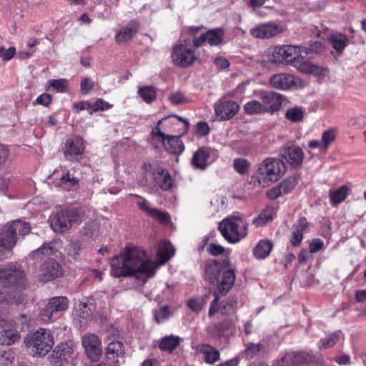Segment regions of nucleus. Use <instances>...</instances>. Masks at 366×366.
I'll list each match as a JSON object with an SVG mask.
<instances>
[{
  "instance_id": "1",
  "label": "nucleus",
  "mask_w": 366,
  "mask_h": 366,
  "mask_svg": "<svg viewBox=\"0 0 366 366\" xmlns=\"http://www.w3.org/2000/svg\"><path fill=\"white\" fill-rule=\"evenodd\" d=\"M157 264L146 252L138 247H126L111 261V274L114 277L134 276L145 282L155 274Z\"/></svg>"
},
{
  "instance_id": "2",
  "label": "nucleus",
  "mask_w": 366,
  "mask_h": 366,
  "mask_svg": "<svg viewBox=\"0 0 366 366\" xmlns=\"http://www.w3.org/2000/svg\"><path fill=\"white\" fill-rule=\"evenodd\" d=\"M205 280L215 287L214 299L212 302V312L219 295H226L232 288L235 279V268L230 261L225 258L222 260H209L204 265Z\"/></svg>"
},
{
  "instance_id": "3",
  "label": "nucleus",
  "mask_w": 366,
  "mask_h": 366,
  "mask_svg": "<svg viewBox=\"0 0 366 366\" xmlns=\"http://www.w3.org/2000/svg\"><path fill=\"white\" fill-rule=\"evenodd\" d=\"M286 166L280 159L269 157L259 164L257 172L252 176L254 185L266 187L277 182L285 172Z\"/></svg>"
},
{
  "instance_id": "4",
  "label": "nucleus",
  "mask_w": 366,
  "mask_h": 366,
  "mask_svg": "<svg viewBox=\"0 0 366 366\" xmlns=\"http://www.w3.org/2000/svg\"><path fill=\"white\" fill-rule=\"evenodd\" d=\"M26 347L34 357H44L49 353L54 345V337L50 330L40 328L24 338Z\"/></svg>"
},
{
  "instance_id": "5",
  "label": "nucleus",
  "mask_w": 366,
  "mask_h": 366,
  "mask_svg": "<svg viewBox=\"0 0 366 366\" xmlns=\"http://www.w3.org/2000/svg\"><path fill=\"white\" fill-rule=\"evenodd\" d=\"M219 229L229 242L237 243L247 235L248 225L239 216H232L222 220Z\"/></svg>"
},
{
  "instance_id": "6",
  "label": "nucleus",
  "mask_w": 366,
  "mask_h": 366,
  "mask_svg": "<svg viewBox=\"0 0 366 366\" xmlns=\"http://www.w3.org/2000/svg\"><path fill=\"white\" fill-rule=\"evenodd\" d=\"M84 216V212L81 209H62L51 218V227L55 232L63 233L81 222Z\"/></svg>"
},
{
  "instance_id": "7",
  "label": "nucleus",
  "mask_w": 366,
  "mask_h": 366,
  "mask_svg": "<svg viewBox=\"0 0 366 366\" xmlns=\"http://www.w3.org/2000/svg\"><path fill=\"white\" fill-rule=\"evenodd\" d=\"M307 54L306 49L293 45H284L280 47H276L272 52L275 62L286 63L294 67L300 58H305Z\"/></svg>"
},
{
  "instance_id": "8",
  "label": "nucleus",
  "mask_w": 366,
  "mask_h": 366,
  "mask_svg": "<svg viewBox=\"0 0 366 366\" xmlns=\"http://www.w3.org/2000/svg\"><path fill=\"white\" fill-rule=\"evenodd\" d=\"M195 48L194 44H190L189 40H185L184 44L174 46L172 54L174 64L181 67L192 65L197 59Z\"/></svg>"
},
{
  "instance_id": "9",
  "label": "nucleus",
  "mask_w": 366,
  "mask_h": 366,
  "mask_svg": "<svg viewBox=\"0 0 366 366\" xmlns=\"http://www.w3.org/2000/svg\"><path fill=\"white\" fill-rule=\"evenodd\" d=\"M24 272L14 266L0 268V283L4 287H22L24 283Z\"/></svg>"
},
{
  "instance_id": "10",
  "label": "nucleus",
  "mask_w": 366,
  "mask_h": 366,
  "mask_svg": "<svg viewBox=\"0 0 366 366\" xmlns=\"http://www.w3.org/2000/svg\"><path fill=\"white\" fill-rule=\"evenodd\" d=\"M280 155L286 163L294 169L300 168L305 158L303 149L300 146L294 144L284 145L280 151Z\"/></svg>"
},
{
  "instance_id": "11",
  "label": "nucleus",
  "mask_w": 366,
  "mask_h": 366,
  "mask_svg": "<svg viewBox=\"0 0 366 366\" xmlns=\"http://www.w3.org/2000/svg\"><path fill=\"white\" fill-rule=\"evenodd\" d=\"M269 85L276 89L287 90L292 87L300 86L302 81L300 78L288 73H280L272 75L269 79Z\"/></svg>"
},
{
  "instance_id": "12",
  "label": "nucleus",
  "mask_w": 366,
  "mask_h": 366,
  "mask_svg": "<svg viewBox=\"0 0 366 366\" xmlns=\"http://www.w3.org/2000/svg\"><path fill=\"white\" fill-rule=\"evenodd\" d=\"M85 147L81 137H75L66 141L64 147V157L70 162H79L84 153Z\"/></svg>"
},
{
  "instance_id": "13",
  "label": "nucleus",
  "mask_w": 366,
  "mask_h": 366,
  "mask_svg": "<svg viewBox=\"0 0 366 366\" xmlns=\"http://www.w3.org/2000/svg\"><path fill=\"white\" fill-rule=\"evenodd\" d=\"M258 97L266 108L265 113L273 114L280 110L285 97L280 93L261 90Z\"/></svg>"
},
{
  "instance_id": "14",
  "label": "nucleus",
  "mask_w": 366,
  "mask_h": 366,
  "mask_svg": "<svg viewBox=\"0 0 366 366\" xmlns=\"http://www.w3.org/2000/svg\"><path fill=\"white\" fill-rule=\"evenodd\" d=\"M69 300L64 296L54 297L49 300V302L41 311V317L43 321H51L53 315L56 312H63L68 309Z\"/></svg>"
},
{
  "instance_id": "15",
  "label": "nucleus",
  "mask_w": 366,
  "mask_h": 366,
  "mask_svg": "<svg viewBox=\"0 0 366 366\" xmlns=\"http://www.w3.org/2000/svg\"><path fill=\"white\" fill-rule=\"evenodd\" d=\"M224 36V31L222 28L212 29L201 34L199 38L193 39L195 47H200L205 43L210 46H219L222 44Z\"/></svg>"
},
{
  "instance_id": "16",
  "label": "nucleus",
  "mask_w": 366,
  "mask_h": 366,
  "mask_svg": "<svg viewBox=\"0 0 366 366\" xmlns=\"http://www.w3.org/2000/svg\"><path fill=\"white\" fill-rule=\"evenodd\" d=\"M82 345L88 357L97 361L102 355V342L94 334H86L82 337Z\"/></svg>"
},
{
  "instance_id": "17",
  "label": "nucleus",
  "mask_w": 366,
  "mask_h": 366,
  "mask_svg": "<svg viewBox=\"0 0 366 366\" xmlns=\"http://www.w3.org/2000/svg\"><path fill=\"white\" fill-rule=\"evenodd\" d=\"M239 109V104L234 101L221 99L214 104L215 114L219 121L230 119Z\"/></svg>"
},
{
  "instance_id": "18",
  "label": "nucleus",
  "mask_w": 366,
  "mask_h": 366,
  "mask_svg": "<svg viewBox=\"0 0 366 366\" xmlns=\"http://www.w3.org/2000/svg\"><path fill=\"white\" fill-rule=\"evenodd\" d=\"M315 357L305 352H288L278 360L274 366L301 365L314 362Z\"/></svg>"
},
{
  "instance_id": "19",
  "label": "nucleus",
  "mask_w": 366,
  "mask_h": 366,
  "mask_svg": "<svg viewBox=\"0 0 366 366\" xmlns=\"http://www.w3.org/2000/svg\"><path fill=\"white\" fill-rule=\"evenodd\" d=\"M283 31V27L274 22L261 24L250 29V34L255 38L269 39Z\"/></svg>"
},
{
  "instance_id": "20",
  "label": "nucleus",
  "mask_w": 366,
  "mask_h": 366,
  "mask_svg": "<svg viewBox=\"0 0 366 366\" xmlns=\"http://www.w3.org/2000/svg\"><path fill=\"white\" fill-rule=\"evenodd\" d=\"M62 274L61 265L54 259L45 262L39 268V279L41 282H47L58 278Z\"/></svg>"
},
{
  "instance_id": "21",
  "label": "nucleus",
  "mask_w": 366,
  "mask_h": 366,
  "mask_svg": "<svg viewBox=\"0 0 366 366\" xmlns=\"http://www.w3.org/2000/svg\"><path fill=\"white\" fill-rule=\"evenodd\" d=\"M94 307L88 297H83L75 305L74 315L79 319L81 325H84L91 319Z\"/></svg>"
},
{
  "instance_id": "22",
  "label": "nucleus",
  "mask_w": 366,
  "mask_h": 366,
  "mask_svg": "<svg viewBox=\"0 0 366 366\" xmlns=\"http://www.w3.org/2000/svg\"><path fill=\"white\" fill-rule=\"evenodd\" d=\"M30 232V226L27 222L16 220L8 223L3 233L7 237H12L16 243L18 236H24Z\"/></svg>"
},
{
  "instance_id": "23",
  "label": "nucleus",
  "mask_w": 366,
  "mask_h": 366,
  "mask_svg": "<svg viewBox=\"0 0 366 366\" xmlns=\"http://www.w3.org/2000/svg\"><path fill=\"white\" fill-rule=\"evenodd\" d=\"M222 296L223 295H218L217 302L214 305V310L212 312H212L211 310L212 308V304L210 305V307H209V313H208L209 317H212L217 312H219L224 315L232 314L234 312V310L237 307V300L234 297L229 296L226 300H224L222 301L220 303H219V300L220 297Z\"/></svg>"
},
{
  "instance_id": "24",
  "label": "nucleus",
  "mask_w": 366,
  "mask_h": 366,
  "mask_svg": "<svg viewBox=\"0 0 366 366\" xmlns=\"http://www.w3.org/2000/svg\"><path fill=\"white\" fill-rule=\"evenodd\" d=\"M197 354L202 355V359L208 365H214L220 360V352L209 344H199L195 347Z\"/></svg>"
},
{
  "instance_id": "25",
  "label": "nucleus",
  "mask_w": 366,
  "mask_h": 366,
  "mask_svg": "<svg viewBox=\"0 0 366 366\" xmlns=\"http://www.w3.org/2000/svg\"><path fill=\"white\" fill-rule=\"evenodd\" d=\"M212 149L209 147H202L193 154L191 164L193 167L204 170L207 167V162Z\"/></svg>"
},
{
  "instance_id": "26",
  "label": "nucleus",
  "mask_w": 366,
  "mask_h": 366,
  "mask_svg": "<svg viewBox=\"0 0 366 366\" xmlns=\"http://www.w3.org/2000/svg\"><path fill=\"white\" fill-rule=\"evenodd\" d=\"M73 354L72 343L63 342L53 350L51 359L55 363L68 361Z\"/></svg>"
},
{
  "instance_id": "27",
  "label": "nucleus",
  "mask_w": 366,
  "mask_h": 366,
  "mask_svg": "<svg viewBox=\"0 0 366 366\" xmlns=\"http://www.w3.org/2000/svg\"><path fill=\"white\" fill-rule=\"evenodd\" d=\"M304 59L305 58H300L297 64H295V68L300 72L314 76H321L324 74V71H325V67L313 64L311 61H305Z\"/></svg>"
},
{
  "instance_id": "28",
  "label": "nucleus",
  "mask_w": 366,
  "mask_h": 366,
  "mask_svg": "<svg viewBox=\"0 0 366 366\" xmlns=\"http://www.w3.org/2000/svg\"><path fill=\"white\" fill-rule=\"evenodd\" d=\"M79 179L66 168H61V174L56 182V186L62 189L69 191L78 186Z\"/></svg>"
},
{
  "instance_id": "29",
  "label": "nucleus",
  "mask_w": 366,
  "mask_h": 366,
  "mask_svg": "<svg viewBox=\"0 0 366 366\" xmlns=\"http://www.w3.org/2000/svg\"><path fill=\"white\" fill-rule=\"evenodd\" d=\"M61 245L59 239H54L52 241L44 243L39 248L30 254L33 259H38L44 256H49L55 254Z\"/></svg>"
},
{
  "instance_id": "30",
  "label": "nucleus",
  "mask_w": 366,
  "mask_h": 366,
  "mask_svg": "<svg viewBox=\"0 0 366 366\" xmlns=\"http://www.w3.org/2000/svg\"><path fill=\"white\" fill-rule=\"evenodd\" d=\"M162 144L164 149L171 154H181L184 150L180 137L167 136V138L163 139Z\"/></svg>"
},
{
  "instance_id": "31",
  "label": "nucleus",
  "mask_w": 366,
  "mask_h": 366,
  "mask_svg": "<svg viewBox=\"0 0 366 366\" xmlns=\"http://www.w3.org/2000/svg\"><path fill=\"white\" fill-rule=\"evenodd\" d=\"M153 177L162 189L167 191L172 187V177L167 170L162 168H157L154 170Z\"/></svg>"
},
{
  "instance_id": "32",
  "label": "nucleus",
  "mask_w": 366,
  "mask_h": 366,
  "mask_svg": "<svg viewBox=\"0 0 366 366\" xmlns=\"http://www.w3.org/2000/svg\"><path fill=\"white\" fill-rule=\"evenodd\" d=\"M138 30V25L136 22H132L128 26L120 30L115 36L117 43L122 44L132 40Z\"/></svg>"
},
{
  "instance_id": "33",
  "label": "nucleus",
  "mask_w": 366,
  "mask_h": 366,
  "mask_svg": "<svg viewBox=\"0 0 366 366\" xmlns=\"http://www.w3.org/2000/svg\"><path fill=\"white\" fill-rule=\"evenodd\" d=\"M16 242L12 237H7L3 233L0 234V260L7 259L11 257L12 248Z\"/></svg>"
},
{
  "instance_id": "34",
  "label": "nucleus",
  "mask_w": 366,
  "mask_h": 366,
  "mask_svg": "<svg viewBox=\"0 0 366 366\" xmlns=\"http://www.w3.org/2000/svg\"><path fill=\"white\" fill-rule=\"evenodd\" d=\"M181 338L176 335H167L161 339L159 348L164 352L172 353L180 344Z\"/></svg>"
},
{
  "instance_id": "35",
  "label": "nucleus",
  "mask_w": 366,
  "mask_h": 366,
  "mask_svg": "<svg viewBox=\"0 0 366 366\" xmlns=\"http://www.w3.org/2000/svg\"><path fill=\"white\" fill-rule=\"evenodd\" d=\"M273 248V243L268 239L260 240L253 249V254L257 259H264L271 252Z\"/></svg>"
},
{
  "instance_id": "36",
  "label": "nucleus",
  "mask_w": 366,
  "mask_h": 366,
  "mask_svg": "<svg viewBox=\"0 0 366 366\" xmlns=\"http://www.w3.org/2000/svg\"><path fill=\"white\" fill-rule=\"evenodd\" d=\"M106 355L108 359L122 357L124 355L123 343L119 340L111 341L106 348Z\"/></svg>"
},
{
  "instance_id": "37",
  "label": "nucleus",
  "mask_w": 366,
  "mask_h": 366,
  "mask_svg": "<svg viewBox=\"0 0 366 366\" xmlns=\"http://www.w3.org/2000/svg\"><path fill=\"white\" fill-rule=\"evenodd\" d=\"M100 232V225L96 221H90L86 222L81 229L79 233L81 236L88 238H96Z\"/></svg>"
},
{
  "instance_id": "38",
  "label": "nucleus",
  "mask_w": 366,
  "mask_h": 366,
  "mask_svg": "<svg viewBox=\"0 0 366 366\" xmlns=\"http://www.w3.org/2000/svg\"><path fill=\"white\" fill-rule=\"evenodd\" d=\"M82 242L78 239L71 240L66 247V254L74 259H80L83 253Z\"/></svg>"
},
{
  "instance_id": "39",
  "label": "nucleus",
  "mask_w": 366,
  "mask_h": 366,
  "mask_svg": "<svg viewBox=\"0 0 366 366\" xmlns=\"http://www.w3.org/2000/svg\"><path fill=\"white\" fill-rule=\"evenodd\" d=\"M349 188L346 185H342L337 189L330 190V199L333 205H337L342 202L348 195Z\"/></svg>"
},
{
  "instance_id": "40",
  "label": "nucleus",
  "mask_w": 366,
  "mask_h": 366,
  "mask_svg": "<svg viewBox=\"0 0 366 366\" xmlns=\"http://www.w3.org/2000/svg\"><path fill=\"white\" fill-rule=\"evenodd\" d=\"M19 332L12 330H5L0 332V345H11L20 339Z\"/></svg>"
},
{
  "instance_id": "41",
  "label": "nucleus",
  "mask_w": 366,
  "mask_h": 366,
  "mask_svg": "<svg viewBox=\"0 0 366 366\" xmlns=\"http://www.w3.org/2000/svg\"><path fill=\"white\" fill-rule=\"evenodd\" d=\"M265 108L262 104V102H260L257 100H251L244 105L245 113L250 115L264 114Z\"/></svg>"
},
{
  "instance_id": "42",
  "label": "nucleus",
  "mask_w": 366,
  "mask_h": 366,
  "mask_svg": "<svg viewBox=\"0 0 366 366\" xmlns=\"http://www.w3.org/2000/svg\"><path fill=\"white\" fill-rule=\"evenodd\" d=\"M174 249L172 244L164 241L161 244L157 251V256L161 259L162 263H165L174 255Z\"/></svg>"
},
{
  "instance_id": "43",
  "label": "nucleus",
  "mask_w": 366,
  "mask_h": 366,
  "mask_svg": "<svg viewBox=\"0 0 366 366\" xmlns=\"http://www.w3.org/2000/svg\"><path fill=\"white\" fill-rule=\"evenodd\" d=\"M273 219V209L267 207L253 219V224L256 227H260L265 225L267 222Z\"/></svg>"
},
{
  "instance_id": "44",
  "label": "nucleus",
  "mask_w": 366,
  "mask_h": 366,
  "mask_svg": "<svg viewBox=\"0 0 366 366\" xmlns=\"http://www.w3.org/2000/svg\"><path fill=\"white\" fill-rule=\"evenodd\" d=\"M332 47L337 51H342L347 46V37L342 34H334L329 39Z\"/></svg>"
},
{
  "instance_id": "45",
  "label": "nucleus",
  "mask_w": 366,
  "mask_h": 366,
  "mask_svg": "<svg viewBox=\"0 0 366 366\" xmlns=\"http://www.w3.org/2000/svg\"><path fill=\"white\" fill-rule=\"evenodd\" d=\"M341 332H335L327 335L322 338L319 345L320 349H327L332 347L340 340Z\"/></svg>"
},
{
  "instance_id": "46",
  "label": "nucleus",
  "mask_w": 366,
  "mask_h": 366,
  "mask_svg": "<svg viewBox=\"0 0 366 366\" xmlns=\"http://www.w3.org/2000/svg\"><path fill=\"white\" fill-rule=\"evenodd\" d=\"M138 94L147 103L152 102L157 97V92L155 89L151 86L139 88Z\"/></svg>"
},
{
  "instance_id": "47",
  "label": "nucleus",
  "mask_w": 366,
  "mask_h": 366,
  "mask_svg": "<svg viewBox=\"0 0 366 366\" xmlns=\"http://www.w3.org/2000/svg\"><path fill=\"white\" fill-rule=\"evenodd\" d=\"M298 177L295 176L289 177L284 179L279 186L283 194L290 192L297 184Z\"/></svg>"
},
{
  "instance_id": "48",
  "label": "nucleus",
  "mask_w": 366,
  "mask_h": 366,
  "mask_svg": "<svg viewBox=\"0 0 366 366\" xmlns=\"http://www.w3.org/2000/svg\"><path fill=\"white\" fill-rule=\"evenodd\" d=\"M49 87H52L56 92L64 93L68 90V80L66 79H51L47 82Z\"/></svg>"
},
{
  "instance_id": "49",
  "label": "nucleus",
  "mask_w": 366,
  "mask_h": 366,
  "mask_svg": "<svg viewBox=\"0 0 366 366\" xmlns=\"http://www.w3.org/2000/svg\"><path fill=\"white\" fill-rule=\"evenodd\" d=\"M336 136V130L333 129H327L322 133L321 141L325 150L335 140Z\"/></svg>"
},
{
  "instance_id": "50",
  "label": "nucleus",
  "mask_w": 366,
  "mask_h": 366,
  "mask_svg": "<svg viewBox=\"0 0 366 366\" xmlns=\"http://www.w3.org/2000/svg\"><path fill=\"white\" fill-rule=\"evenodd\" d=\"M304 116L303 111L297 107L288 109L285 114V117L292 122H300Z\"/></svg>"
},
{
  "instance_id": "51",
  "label": "nucleus",
  "mask_w": 366,
  "mask_h": 366,
  "mask_svg": "<svg viewBox=\"0 0 366 366\" xmlns=\"http://www.w3.org/2000/svg\"><path fill=\"white\" fill-rule=\"evenodd\" d=\"M15 356L11 350L0 349V365L8 366L14 362Z\"/></svg>"
},
{
  "instance_id": "52",
  "label": "nucleus",
  "mask_w": 366,
  "mask_h": 366,
  "mask_svg": "<svg viewBox=\"0 0 366 366\" xmlns=\"http://www.w3.org/2000/svg\"><path fill=\"white\" fill-rule=\"evenodd\" d=\"M153 313L154 318L158 323L163 322L170 316L169 308L167 305L160 307L159 310H154Z\"/></svg>"
},
{
  "instance_id": "53",
  "label": "nucleus",
  "mask_w": 366,
  "mask_h": 366,
  "mask_svg": "<svg viewBox=\"0 0 366 366\" xmlns=\"http://www.w3.org/2000/svg\"><path fill=\"white\" fill-rule=\"evenodd\" d=\"M249 162L243 158H237L234 160V169L240 174H246L249 169Z\"/></svg>"
},
{
  "instance_id": "54",
  "label": "nucleus",
  "mask_w": 366,
  "mask_h": 366,
  "mask_svg": "<svg viewBox=\"0 0 366 366\" xmlns=\"http://www.w3.org/2000/svg\"><path fill=\"white\" fill-rule=\"evenodd\" d=\"M262 349V345L260 343H250L247 346V348L244 350V356L247 359H251L256 356Z\"/></svg>"
},
{
  "instance_id": "55",
  "label": "nucleus",
  "mask_w": 366,
  "mask_h": 366,
  "mask_svg": "<svg viewBox=\"0 0 366 366\" xmlns=\"http://www.w3.org/2000/svg\"><path fill=\"white\" fill-rule=\"evenodd\" d=\"M149 212V215L161 223H167L169 220V215L167 212H162L157 209H152Z\"/></svg>"
},
{
  "instance_id": "56",
  "label": "nucleus",
  "mask_w": 366,
  "mask_h": 366,
  "mask_svg": "<svg viewBox=\"0 0 366 366\" xmlns=\"http://www.w3.org/2000/svg\"><path fill=\"white\" fill-rule=\"evenodd\" d=\"M94 86V81L89 77H84L80 84L81 92L83 94H89Z\"/></svg>"
},
{
  "instance_id": "57",
  "label": "nucleus",
  "mask_w": 366,
  "mask_h": 366,
  "mask_svg": "<svg viewBox=\"0 0 366 366\" xmlns=\"http://www.w3.org/2000/svg\"><path fill=\"white\" fill-rule=\"evenodd\" d=\"M8 287H0V304L3 303H17V302L13 299L9 292L7 290Z\"/></svg>"
},
{
  "instance_id": "58",
  "label": "nucleus",
  "mask_w": 366,
  "mask_h": 366,
  "mask_svg": "<svg viewBox=\"0 0 366 366\" xmlns=\"http://www.w3.org/2000/svg\"><path fill=\"white\" fill-rule=\"evenodd\" d=\"M209 133V127L207 122H199L195 127V134L201 137L207 136Z\"/></svg>"
},
{
  "instance_id": "59",
  "label": "nucleus",
  "mask_w": 366,
  "mask_h": 366,
  "mask_svg": "<svg viewBox=\"0 0 366 366\" xmlns=\"http://www.w3.org/2000/svg\"><path fill=\"white\" fill-rule=\"evenodd\" d=\"M325 243L322 239L316 238L312 240L309 245V249L311 253H316L323 249Z\"/></svg>"
},
{
  "instance_id": "60",
  "label": "nucleus",
  "mask_w": 366,
  "mask_h": 366,
  "mask_svg": "<svg viewBox=\"0 0 366 366\" xmlns=\"http://www.w3.org/2000/svg\"><path fill=\"white\" fill-rule=\"evenodd\" d=\"M16 54V49L14 47H9L6 49L3 46H0V58L4 61L10 60Z\"/></svg>"
},
{
  "instance_id": "61",
  "label": "nucleus",
  "mask_w": 366,
  "mask_h": 366,
  "mask_svg": "<svg viewBox=\"0 0 366 366\" xmlns=\"http://www.w3.org/2000/svg\"><path fill=\"white\" fill-rule=\"evenodd\" d=\"M131 196L139 199V200L137 202V206L141 210L146 212L149 215L150 214L149 211L152 210L153 208L149 207V203L147 201V199L137 194H131Z\"/></svg>"
},
{
  "instance_id": "62",
  "label": "nucleus",
  "mask_w": 366,
  "mask_h": 366,
  "mask_svg": "<svg viewBox=\"0 0 366 366\" xmlns=\"http://www.w3.org/2000/svg\"><path fill=\"white\" fill-rule=\"evenodd\" d=\"M325 46L322 41H312L307 49V54L309 52L321 53L324 50Z\"/></svg>"
},
{
  "instance_id": "63",
  "label": "nucleus",
  "mask_w": 366,
  "mask_h": 366,
  "mask_svg": "<svg viewBox=\"0 0 366 366\" xmlns=\"http://www.w3.org/2000/svg\"><path fill=\"white\" fill-rule=\"evenodd\" d=\"M303 239V232L292 229L290 242L293 246H298Z\"/></svg>"
},
{
  "instance_id": "64",
  "label": "nucleus",
  "mask_w": 366,
  "mask_h": 366,
  "mask_svg": "<svg viewBox=\"0 0 366 366\" xmlns=\"http://www.w3.org/2000/svg\"><path fill=\"white\" fill-rule=\"evenodd\" d=\"M188 307L194 312H199L203 307V301L199 298H192L188 301Z\"/></svg>"
}]
</instances>
